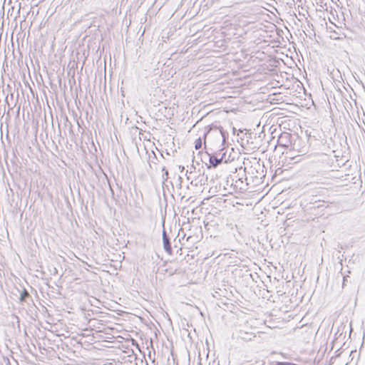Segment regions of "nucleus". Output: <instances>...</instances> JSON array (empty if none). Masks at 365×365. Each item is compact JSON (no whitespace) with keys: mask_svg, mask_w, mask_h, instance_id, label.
I'll use <instances>...</instances> for the list:
<instances>
[{"mask_svg":"<svg viewBox=\"0 0 365 365\" xmlns=\"http://www.w3.org/2000/svg\"><path fill=\"white\" fill-rule=\"evenodd\" d=\"M274 365H284L283 361H277Z\"/></svg>","mask_w":365,"mask_h":365,"instance_id":"16","label":"nucleus"},{"mask_svg":"<svg viewBox=\"0 0 365 365\" xmlns=\"http://www.w3.org/2000/svg\"><path fill=\"white\" fill-rule=\"evenodd\" d=\"M322 1H321V5H320V7L324 9V6L322 5Z\"/></svg>","mask_w":365,"mask_h":365,"instance_id":"22","label":"nucleus"},{"mask_svg":"<svg viewBox=\"0 0 365 365\" xmlns=\"http://www.w3.org/2000/svg\"><path fill=\"white\" fill-rule=\"evenodd\" d=\"M319 275H318V276H317V281L318 282V281H319Z\"/></svg>","mask_w":365,"mask_h":365,"instance_id":"21","label":"nucleus"},{"mask_svg":"<svg viewBox=\"0 0 365 365\" xmlns=\"http://www.w3.org/2000/svg\"><path fill=\"white\" fill-rule=\"evenodd\" d=\"M318 168H319L318 162H316L314 165H313V164L308 165H307V172L309 173L308 176H309L311 178H314L317 180L318 176H317V175H316L314 174V173L317 174L319 173Z\"/></svg>","mask_w":365,"mask_h":365,"instance_id":"4","label":"nucleus"},{"mask_svg":"<svg viewBox=\"0 0 365 365\" xmlns=\"http://www.w3.org/2000/svg\"><path fill=\"white\" fill-rule=\"evenodd\" d=\"M289 137V134L288 133H284L283 135H281L280 137L279 138V140H278V144L279 145H282V146H284V147H287L288 146V140H287Z\"/></svg>","mask_w":365,"mask_h":365,"instance_id":"8","label":"nucleus"},{"mask_svg":"<svg viewBox=\"0 0 365 365\" xmlns=\"http://www.w3.org/2000/svg\"><path fill=\"white\" fill-rule=\"evenodd\" d=\"M331 143H332L331 138L329 139H325V143L322 145H321V153L324 154L325 155H328L329 152L333 151L330 146Z\"/></svg>","mask_w":365,"mask_h":365,"instance_id":"5","label":"nucleus"},{"mask_svg":"<svg viewBox=\"0 0 365 365\" xmlns=\"http://www.w3.org/2000/svg\"><path fill=\"white\" fill-rule=\"evenodd\" d=\"M202 147V140L200 138L197 139L195 142V148L196 150H199Z\"/></svg>","mask_w":365,"mask_h":365,"instance_id":"14","label":"nucleus"},{"mask_svg":"<svg viewBox=\"0 0 365 365\" xmlns=\"http://www.w3.org/2000/svg\"><path fill=\"white\" fill-rule=\"evenodd\" d=\"M192 230H187L188 235L185 240L187 246H193L203 237L202 230H195L196 232L194 233H192Z\"/></svg>","mask_w":365,"mask_h":365,"instance_id":"1","label":"nucleus"},{"mask_svg":"<svg viewBox=\"0 0 365 365\" xmlns=\"http://www.w3.org/2000/svg\"><path fill=\"white\" fill-rule=\"evenodd\" d=\"M222 160V157L219 158L214 155L210 156V163L213 167H217L218 165L221 163Z\"/></svg>","mask_w":365,"mask_h":365,"instance_id":"9","label":"nucleus"},{"mask_svg":"<svg viewBox=\"0 0 365 365\" xmlns=\"http://www.w3.org/2000/svg\"><path fill=\"white\" fill-rule=\"evenodd\" d=\"M179 169L180 170L181 172H182L184 170L185 168L183 166L180 165Z\"/></svg>","mask_w":365,"mask_h":365,"instance_id":"17","label":"nucleus"},{"mask_svg":"<svg viewBox=\"0 0 365 365\" xmlns=\"http://www.w3.org/2000/svg\"><path fill=\"white\" fill-rule=\"evenodd\" d=\"M320 207H321V209L324 207L325 208L329 207L330 209H332V207H335L336 205H334V202H329V201H327L324 200H322Z\"/></svg>","mask_w":365,"mask_h":365,"instance_id":"11","label":"nucleus"},{"mask_svg":"<svg viewBox=\"0 0 365 365\" xmlns=\"http://www.w3.org/2000/svg\"><path fill=\"white\" fill-rule=\"evenodd\" d=\"M327 189L321 187V195H324L325 193V192H327Z\"/></svg>","mask_w":365,"mask_h":365,"instance_id":"15","label":"nucleus"},{"mask_svg":"<svg viewBox=\"0 0 365 365\" xmlns=\"http://www.w3.org/2000/svg\"><path fill=\"white\" fill-rule=\"evenodd\" d=\"M9 230H0V240H3L4 238H9Z\"/></svg>","mask_w":365,"mask_h":365,"instance_id":"12","label":"nucleus"},{"mask_svg":"<svg viewBox=\"0 0 365 365\" xmlns=\"http://www.w3.org/2000/svg\"><path fill=\"white\" fill-rule=\"evenodd\" d=\"M315 361H316L317 364H319V359H315Z\"/></svg>","mask_w":365,"mask_h":365,"instance_id":"19","label":"nucleus"},{"mask_svg":"<svg viewBox=\"0 0 365 365\" xmlns=\"http://www.w3.org/2000/svg\"><path fill=\"white\" fill-rule=\"evenodd\" d=\"M207 180V177L205 176L204 174H202V175L199 174L197 178H196L195 180H191V184L194 185L195 186H197L199 184L200 185H202L205 183Z\"/></svg>","mask_w":365,"mask_h":365,"instance_id":"6","label":"nucleus"},{"mask_svg":"<svg viewBox=\"0 0 365 365\" xmlns=\"http://www.w3.org/2000/svg\"><path fill=\"white\" fill-rule=\"evenodd\" d=\"M322 262H323V258H322V257H321V262H320V264H322Z\"/></svg>","mask_w":365,"mask_h":365,"instance_id":"20","label":"nucleus"},{"mask_svg":"<svg viewBox=\"0 0 365 365\" xmlns=\"http://www.w3.org/2000/svg\"><path fill=\"white\" fill-rule=\"evenodd\" d=\"M168 230H163V247L166 252L168 254L172 253V247L170 242V238L168 234Z\"/></svg>","mask_w":365,"mask_h":365,"instance_id":"2","label":"nucleus"},{"mask_svg":"<svg viewBox=\"0 0 365 365\" xmlns=\"http://www.w3.org/2000/svg\"><path fill=\"white\" fill-rule=\"evenodd\" d=\"M220 132L222 137V141L225 142L226 138L228 136V133L227 131H225L222 128H220Z\"/></svg>","mask_w":365,"mask_h":365,"instance_id":"13","label":"nucleus"},{"mask_svg":"<svg viewBox=\"0 0 365 365\" xmlns=\"http://www.w3.org/2000/svg\"><path fill=\"white\" fill-rule=\"evenodd\" d=\"M323 21H326L325 17H324ZM325 24L327 26V27H326L327 28L326 32L327 34H329V37L331 39H338V38H339L338 34L333 29V28L331 26L328 28L327 22H325Z\"/></svg>","mask_w":365,"mask_h":365,"instance_id":"7","label":"nucleus"},{"mask_svg":"<svg viewBox=\"0 0 365 365\" xmlns=\"http://www.w3.org/2000/svg\"><path fill=\"white\" fill-rule=\"evenodd\" d=\"M177 233L176 237L175 238V241L178 239L179 242L182 245H186L185 240L188 235V232H185V230H174V235Z\"/></svg>","mask_w":365,"mask_h":365,"instance_id":"3","label":"nucleus"},{"mask_svg":"<svg viewBox=\"0 0 365 365\" xmlns=\"http://www.w3.org/2000/svg\"><path fill=\"white\" fill-rule=\"evenodd\" d=\"M29 297H30V294H29V292L26 289H24V290L21 291L20 293V297H19L20 301L21 302H26V299Z\"/></svg>","mask_w":365,"mask_h":365,"instance_id":"10","label":"nucleus"},{"mask_svg":"<svg viewBox=\"0 0 365 365\" xmlns=\"http://www.w3.org/2000/svg\"><path fill=\"white\" fill-rule=\"evenodd\" d=\"M192 174V172H190V175L187 176V180H190L191 179V175Z\"/></svg>","mask_w":365,"mask_h":365,"instance_id":"18","label":"nucleus"},{"mask_svg":"<svg viewBox=\"0 0 365 365\" xmlns=\"http://www.w3.org/2000/svg\"><path fill=\"white\" fill-rule=\"evenodd\" d=\"M324 6H326L325 10H327V4L326 3L324 4Z\"/></svg>","mask_w":365,"mask_h":365,"instance_id":"23","label":"nucleus"},{"mask_svg":"<svg viewBox=\"0 0 365 365\" xmlns=\"http://www.w3.org/2000/svg\"><path fill=\"white\" fill-rule=\"evenodd\" d=\"M168 172L166 170V171H165V175H166V176H168Z\"/></svg>","mask_w":365,"mask_h":365,"instance_id":"24","label":"nucleus"}]
</instances>
